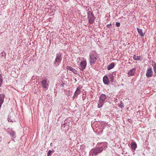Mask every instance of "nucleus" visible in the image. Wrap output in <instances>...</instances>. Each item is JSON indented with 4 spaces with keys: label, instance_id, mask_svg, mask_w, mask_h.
I'll list each match as a JSON object with an SVG mask.
<instances>
[{
    "label": "nucleus",
    "instance_id": "obj_4",
    "mask_svg": "<svg viewBox=\"0 0 156 156\" xmlns=\"http://www.w3.org/2000/svg\"><path fill=\"white\" fill-rule=\"evenodd\" d=\"M62 59V54L61 52L57 53L54 62V65L55 67L58 66Z\"/></svg>",
    "mask_w": 156,
    "mask_h": 156
},
{
    "label": "nucleus",
    "instance_id": "obj_25",
    "mask_svg": "<svg viewBox=\"0 0 156 156\" xmlns=\"http://www.w3.org/2000/svg\"><path fill=\"white\" fill-rule=\"evenodd\" d=\"M8 120L9 122H13V121L11 119H10V118L9 117V116L8 118Z\"/></svg>",
    "mask_w": 156,
    "mask_h": 156
},
{
    "label": "nucleus",
    "instance_id": "obj_9",
    "mask_svg": "<svg viewBox=\"0 0 156 156\" xmlns=\"http://www.w3.org/2000/svg\"><path fill=\"white\" fill-rule=\"evenodd\" d=\"M153 73L152 68L150 67H148L147 70L146 76L147 77H150L153 75Z\"/></svg>",
    "mask_w": 156,
    "mask_h": 156
},
{
    "label": "nucleus",
    "instance_id": "obj_11",
    "mask_svg": "<svg viewBox=\"0 0 156 156\" xmlns=\"http://www.w3.org/2000/svg\"><path fill=\"white\" fill-rule=\"evenodd\" d=\"M66 69L72 71L73 73L75 74H77V70L73 69L71 66H67L66 67Z\"/></svg>",
    "mask_w": 156,
    "mask_h": 156
},
{
    "label": "nucleus",
    "instance_id": "obj_20",
    "mask_svg": "<svg viewBox=\"0 0 156 156\" xmlns=\"http://www.w3.org/2000/svg\"><path fill=\"white\" fill-rule=\"evenodd\" d=\"M54 152L53 150H52V151H51L50 150H49L47 153V156H50L51 155V153L52 152Z\"/></svg>",
    "mask_w": 156,
    "mask_h": 156
},
{
    "label": "nucleus",
    "instance_id": "obj_5",
    "mask_svg": "<svg viewBox=\"0 0 156 156\" xmlns=\"http://www.w3.org/2000/svg\"><path fill=\"white\" fill-rule=\"evenodd\" d=\"M90 57L89 62L90 65L94 64L97 59L98 55L94 52L91 53L89 55Z\"/></svg>",
    "mask_w": 156,
    "mask_h": 156
},
{
    "label": "nucleus",
    "instance_id": "obj_15",
    "mask_svg": "<svg viewBox=\"0 0 156 156\" xmlns=\"http://www.w3.org/2000/svg\"><path fill=\"white\" fill-rule=\"evenodd\" d=\"M137 144L135 142H133L131 143V147L134 151L137 147Z\"/></svg>",
    "mask_w": 156,
    "mask_h": 156
},
{
    "label": "nucleus",
    "instance_id": "obj_1",
    "mask_svg": "<svg viewBox=\"0 0 156 156\" xmlns=\"http://www.w3.org/2000/svg\"><path fill=\"white\" fill-rule=\"evenodd\" d=\"M99 146V147L92 149L90 152V155L92 156H95L97 155L99 153L101 152L104 149L107 147L108 144L106 142L101 143Z\"/></svg>",
    "mask_w": 156,
    "mask_h": 156
},
{
    "label": "nucleus",
    "instance_id": "obj_2",
    "mask_svg": "<svg viewBox=\"0 0 156 156\" xmlns=\"http://www.w3.org/2000/svg\"><path fill=\"white\" fill-rule=\"evenodd\" d=\"M86 9L87 12V19L88 23L89 24H93L94 22L96 17L93 13L92 9L89 7H86Z\"/></svg>",
    "mask_w": 156,
    "mask_h": 156
},
{
    "label": "nucleus",
    "instance_id": "obj_10",
    "mask_svg": "<svg viewBox=\"0 0 156 156\" xmlns=\"http://www.w3.org/2000/svg\"><path fill=\"white\" fill-rule=\"evenodd\" d=\"M6 132L12 138H15L16 137L15 133L14 131L12 130V129H8Z\"/></svg>",
    "mask_w": 156,
    "mask_h": 156
},
{
    "label": "nucleus",
    "instance_id": "obj_21",
    "mask_svg": "<svg viewBox=\"0 0 156 156\" xmlns=\"http://www.w3.org/2000/svg\"><path fill=\"white\" fill-rule=\"evenodd\" d=\"M106 27L109 28H112V25L111 23L107 24Z\"/></svg>",
    "mask_w": 156,
    "mask_h": 156
},
{
    "label": "nucleus",
    "instance_id": "obj_26",
    "mask_svg": "<svg viewBox=\"0 0 156 156\" xmlns=\"http://www.w3.org/2000/svg\"><path fill=\"white\" fill-rule=\"evenodd\" d=\"M65 94L66 95H67V92L66 93V92L65 93Z\"/></svg>",
    "mask_w": 156,
    "mask_h": 156
},
{
    "label": "nucleus",
    "instance_id": "obj_8",
    "mask_svg": "<svg viewBox=\"0 0 156 156\" xmlns=\"http://www.w3.org/2000/svg\"><path fill=\"white\" fill-rule=\"evenodd\" d=\"M87 65L86 61L84 60L81 61L79 65V69L80 71H83L86 68Z\"/></svg>",
    "mask_w": 156,
    "mask_h": 156
},
{
    "label": "nucleus",
    "instance_id": "obj_7",
    "mask_svg": "<svg viewBox=\"0 0 156 156\" xmlns=\"http://www.w3.org/2000/svg\"><path fill=\"white\" fill-rule=\"evenodd\" d=\"M82 88V87L80 86L78 87L75 91L74 94V95L73 96V98H77L78 95L80 94L81 93V90Z\"/></svg>",
    "mask_w": 156,
    "mask_h": 156
},
{
    "label": "nucleus",
    "instance_id": "obj_18",
    "mask_svg": "<svg viewBox=\"0 0 156 156\" xmlns=\"http://www.w3.org/2000/svg\"><path fill=\"white\" fill-rule=\"evenodd\" d=\"M109 78V81L111 82H113L114 80V76L113 74H110L108 76Z\"/></svg>",
    "mask_w": 156,
    "mask_h": 156
},
{
    "label": "nucleus",
    "instance_id": "obj_3",
    "mask_svg": "<svg viewBox=\"0 0 156 156\" xmlns=\"http://www.w3.org/2000/svg\"><path fill=\"white\" fill-rule=\"evenodd\" d=\"M107 98V96L105 94H101L99 97L98 103V107L99 108H101L105 102V100Z\"/></svg>",
    "mask_w": 156,
    "mask_h": 156
},
{
    "label": "nucleus",
    "instance_id": "obj_12",
    "mask_svg": "<svg viewBox=\"0 0 156 156\" xmlns=\"http://www.w3.org/2000/svg\"><path fill=\"white\" fill-rule=\"evenodd\" d=\"M136 69L134 68H133L130 70V71L128 72V74L129 76H133L136 71Z\"/></svg>",
    "mask_w": 156,
    "mask_h": 156
},
{
    "label": "nucleus",
    "instance_id": "obj_17",
    "mask_svg": "<svg viewBox=\"0 0 156 156\" xmlns=\"http://www.w3.org/2000/svg\"><path fill=\"white\" fill-rule=\"evenodd\" d=\"M141 56H136V55H134L133 56V58L135 61L140 60Z\"/></svg>",
    "mask_w": 156,
    "mask_h": 156
},
{
    "label": "nucleus",
    "instance_id": "obj_13",
    "mask_svg": "<svg viewBox=\"0 0 156 156\" xmlns=\"http://www.w3.org/2000/svg\"><path fill=\"white\" fill-rule=\"evenodd\" d=\"M103 81L105 85H108L109 80L108 77L107 76H105L103 77Z\"/></svg>",
    "mask_w": 156,
    "mask_h": 156
},
{
    "label": "nucleus",
    "instance_id": "obj_27",
    "mask_svg": "<svg viewBox=\"0 0 156 156\" xmlns=\"http://www.w3.org/2000/svg\"><path fill=\"white\" fill-rule=\"evenodd\" d=\"M61 85H62V86H63V84H61Z\"/></svg>",
    "mask_w": 156,
    "mask_h": 156
},
{
    "label": "nucleus",
    "instance_id": "obj_6",
    "mask_svg": "<svg viewBox=\"0 0 156 156\" xmlns=\"http://www.w3.org/2000/svg\"><path fill=\"white\" fill-rule=\"evenodd\" d=\"M49 81L47 78H44L41 82L40 85L45 90L48 89L49 87Z\"/></svg>",
    "mask_w": 156,
    "mask_h": 156
},
{
    "label": "nucleus",
    "instance_id": "obj_14",
    "mask_svg": "<svg viewBox=\"0 0 156 156\" xmlns=\"http://www.w3.org/2000/svg\"><path fill=\"white\" fill-rule=\"evenodd\" d=\"M115 66V64L114 63H111L108 66L107 69L108 70H110L113 69L114 67Z\"/></svg>",
    "mask_w": 156,
    "mask_h": 156
},
{
    "label": "nucleus",
    "instance_id": "obj_24",
    "mask_svg": "<svg viewBox=\"0 0 156 156\" xmlns=\"http://www.w3.org/2000/svg\"><path fill=\"white\" fill-rule=\"evenodd\" d=\"M115 25L117 27H119L120 25V23L119 22H116Z\"/></svg>",
    "mask_w": 156,
    "mask_h": 156
},
{
    "label": "nucleus",
    "instance_id": "obj_23",
    "mask_svg": "<svg viewBox=\"0 0 156 156\" xmlns=\"http://www.w3.org/2000/svg\"><path fill=\"white\" fill-rule=\"evenodd\" d=\"M119 107L121 108H122L124 107L123 103L122 102V101H121V103L119 105Z\"/></svg>",
    "mask_w": 156,
    "mask_h": 156
},
{
    "label": "nucleus",
    "instance_id": "obj_16",
    "mask_svg": "<svg viewBox=\"0 0 156 156\" xmlns=\"http://www.w3.org/2000/svg\"><path fill=\"white\" fill-rule=\"evenodd\" d=\"M137 30L139 35L141 37H142L144 36V34L143 33L142 30L141 29H140L139 28H137Z\"/></svg>",
    "mask_w": 156,
    "mask_h": 156
},
{
    "label": "nucleus",
    "instance_id": "obj_22",
    "mask_svg": "<svg viewBox=\"0 0 156 156\" xmlns=\"http://www.w3.org/2000/svg\"><path fill=\"white\" fill-rule=\"evenodd\" d=\"M153 69L154 72L156 73V63L155 64L154 66Z\"/></svg>",
    "mask_w": 156,
    "mask_h": 156
},
{
    "label": "nucleus",
    "instance_id": "obj_19",
    "mask_svg": "<svg viewBox=\"0 0 156 156\" xmlns=\"http://www.w3.org/2000/svg\"><path fill=\"white\" fill-rule=\"evenodd\" d=\"M2 78V75L0 74V87L1 86L3 83Z\"/></svg>",
    "mask_w": 156,
    "mask_h": 156
}]
</instances>
